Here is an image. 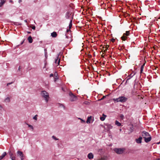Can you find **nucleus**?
Returning a JSON list of instances; mask_svg holds the SVG:
<instances>
[{"label":"nucleus","mask_w":160,"mask_h":160,"mask_svg":"<svg viewBox=\"0 0 160 160\" xmlns=\"http://www.w3.org/2000/svg\"><path fill=\"white\" fill-rule=\"evenodd\" d=\"M148 138L145 137V138H144L145 141L146 142H148L151 140V136L150 135V136H148Z\"/></svg>","instance_id":"9"},{"label":"nucleus","mask_w":160,"mask_h":160,"mask_svg":"<svg viewBox=\"0 0 160 160\" xmlns=\"http://www.w3.org/2000/svg\"><path fill=\"white\" fill-rule=\"evenodd\" d=\"M127 100V98L124 97H121L118 98L116 99V101L117 102H125Z\"/></svg>","instance_id":"4"},{"label":"nucleus","mask_w":160,"mask_h":160,"mask_svg":"<svg viewBox=\"0 0 160 160\" xmlns=\"http://www.w3.org/2000/svg\"><path fill=\"white\" fill-rule=\"evenodd\" d=\"M109 48V46H108L107 45L106 46V48H107L108 49V48Z\"/></svg>","instance_id":"37"},{"label":"nucleus","mask_w":160,"mask_h":160,"mask_svg":"<svg viewBox=\"0 0 160 160\" xmlns=\"http://www.w3.org/2000/svg\"><path fill=\"white\" fill-rule=\"evenodd\" d=\"M102 116L100 117V119L102 121H103L105 120V118L106 117V115H105L104 114L102 115Z\"/></svg>","instance_id":"14"},{"label":"nucleus","mask_w":160,"mask_h":160,"mask_svg":"<svg viewBox=\"0 0 160 160\" xmlns=\"http://www.w3.org/2000/svg\"><path fill=\"white\" fill-rule=\"evenodd\" d=\"M10 2H12V0H10Z\"/></svg>","instance_id":"46"},{"label":"nucleus","mask_w":160,"mask_h":160,"mask_svg":"<svg viewBox=\"0 0 160 160\" xmlns=\"http://www.w3.org/2000/svg\"><path fill=\"white\" fill-rule=\"evenodd\" d=\"M2 108V106L0 104V109H1Z\"/></svg>","instance_id":"39"},{"label":"nucleus","mask_w":160,"mask_h":160,"mask_svg":"<svg viewBox=\"0 0 160 160\" xmlns=\"http://www.w3.org/2000/svg\"><path fill=\"white\" fill-rule=\"evenodd\" d=\"M27 125H28L29 127L31 129H32V130H33V127L32 125L28 124H27Z\"/></svg>","instance_id":"25"},{"label":"nucleus","mask_w":160,"mask_h":160,"mask_svg":"<svg viewBox=\"0 0 160 160\" xmlns=\"http://www.w3.org/2000/svg\"><path fill=\"white\" fill-rule=\"evenodd\" d=\"M69 31H70V29H68L67 30V32H68Z\"/></svg>","instance_id":"38"},{"label":"nucleus","mask_w":160,"mask_h":160,"mask_svg":"<svg viewBox=\"0 0 160 160\" xmlns=\"http://www.w3.org/2000/svg\"><path fill=\"white\" fill-rule=\"evenodd\" d=\"M38 115H36L34 117H33V119L36 121H37L38 119Z\"/></svg>","instance_id":"21"},{"label":"nucleus","mask_w":160,"mask_h":160,"mask_svg":"<svg viewBox=\"0 0 160 160\" xmlns=\"http://www.w3.org/2000/svg\"><path fill=\"white\" fill-rule=\"evenodd\" d=\"M24 21L25 22L27 23V21L26 20H24Z\"/></svg>","instance_id":"41"},{"label":"nucleus","mask_w":160,"mask_h":160,"mask_svg":"<svg viewBox=\"0 0 160 160\" xmlns=\"http://www.w3.org/2000/svg\"><path fill=\"white\" fill-rule=\"evenodd\" d=\"M71 13L69 12H67L66 14L65 17L67 19H69L71 17Z\"/></svg>","instance_id":"10"},{"label":"nucleus","mask_w":160,"mask_h":160,"mask_svg":"<svg viewBox=\"0 0 160 160\" xmlns=\"http://www.w3.org/2000/svg\"><path fill=\"white\" fill-rule=\"evenodd\" d=\"M57 35V34L56 32H53L51 33V36L53 38L56 37Z\"/></svg>","instance_id":"16"},{"label":"nucleus","mask_w":160,"mask_h":160,"mask_svg":"<svg viewBox=\"0 0 160 160\" xmlns=\"http://www.w3.org/2000/svg\"><path fill=\"white\" fill-rule=\"evenodd\" d=\"M22 2V0H19V2L20 3Z\"/></svg>","instance_id":"44"},{"label":"nucleus","mask_w":160,"mask_h":160,"mask_svg":"<svg viewBox=\"0 0 160 160\" xmlns=\"http://www.w3.org/2000/svg\"><path fill=\"white\" fill-rule=\"evenodd\" d=\"M5 2V1L4 0H1V2H0V7H1Z\"/></svg>","instance_id":"19"},{"label":"nucleus","mask_w":160,"mask_h":160,"mask_svg":"<svg viewBox=\"0 0 160 160\" xmlns=\"http://www.w3.org/2000/svg\"><path fill=\"white\" fill-rule=\"evenodd\" d=\"M108 96V95H106V96H103V97L100 99V100H102V99H104V98H105L106 96Z\"/></svg>","instance_id":"30"},{"label":"nucleus","mask_w":160,"mask_h":160,"mask_svg":"<svg viewBox=\"0 0 160 160\" xmlns=\"http://www.w3.org/2000/svg\"><path fill=\"white\" fill-rule=\"evenodd\" d=\"M124 150V148H115L114 150L115 152L118 154H122Z\"/></svg>","instance_id":"2"},{"label":"nucleus","mask_w":160,"mask_h":160,"mask_svg":"<svg viewBox=\"0 0 160 160\" xmlns=\"http://www.w3.org/2000/svg\"><path fill=\"white\" fill-rule=\"evenodd\" d=\"M59 55H58V57H57L55 59V63L57 64L58 63V65H59L60 62V59H58V57Z\"/></svg>","instance_id":"12"},{"label":"nucleus","mask_w":160,"mask_h":160,"mask_svg":"<svg viewBox=\"0 0 160 160\" xmlns=\"http://www.w3.org/2000/svg\"><path fill=\"white\" fill-rule=\"evenodd\" d=\"M150 135L149 133L147 132L144 131L142 132V136L143 138H145L146 137L150 136Z\"/></svg>","instance_id":"6"},{"label":"nucleus","mask_w":160,"mask_h":160,"mask_svg":"<svg viewBox=\"0 0 160 160\" xmlns=\"http://www.w3.org/2000/svg\"><path fill=\"white\" fill-rule=\"evenodd\" d=\"M7 153L6 152H4L0 156V160L2 159L6 155Z\"/></svg>","instance_id":"13"},{"label":"nucleus","mask_w":160,"mask_h":160,"mask_svg":"<svg viewBox=\"0 0 160 160\" xmlns=\"http://www.w3.org/2000/svg\"><path fill=\"white\" fill-rule=\"evenodd\" d=\"M115 40V39H112L111 40V41L112 42H114Z\"/></svg>","instance_id":"34"},{"label":"nucleus","mask_w":160,"mask_h":160,"mask_svg":"<svg viewBox=\"0 0 160 160\" xmlns=\"http://www.w3.org/2000/svg\"><path fill=\"white\" fill-rule=\"evenodd\" d=\"M9 154L10 156V157H12L13 156V153L11 152H9Z\"/></svg>","instance_id":"28"},{"label":"nucleus","mask_w":160,"mask_h":160,"mask_svg":"<svg viewBox=\"0 0 160 160\" xmlns=\"http://www.w3.org/2000/svg\"><path fill=\"white\" fill-rule=\"evenodd\" d=\"M120 117L122 119H123L124 117V116L123 115L121 114L120 115Z\"/></svg>","instance_id":"31"},{"label":"nucleus","mask_w":160,"mask_h":160,"mask_svg":"<svg viewBox=\"0 0 160 160\" xmlns=\"http://www.w3.org/2000/svg\"><path fill=\"white\" fill-rule=\"evenodd\" d=\"M142 137H140L138 139H136V142L138 143H141L142 142Z\"/></svg>","instance_id":"11"},{"label":"nucleus","mask_w":160,"mask_h":160,"mask_svg":"<svg viewBox=\"0 0 160 160\" xmlns=\"http://www.w3.org/2000/svg\"><path fill=\"white\" fill-rule=\"evenodd\" d=\"M130 34V32L129 31H127L126 32V33H124L122 37L121 38L122 40L125 41L126 40V36H128Z\"/></svg>","instance_id":"5"},{"label":"nucleus","mask_w":160,"mask_h":160,"mask_svg":"<svg viewBox=\"0 0 160 160\" xmlns=\"http://www.w3.org/2000/svg\"><path fill=\"white\" fill-rule=\"evenodd\" d=\"M72 20H70V23L69 24V29H70L72 26Z\"/></svg>","instance_id":"22"},{"label":"nucleus","mask_w":160,"mask_h":160,"mask_svg":"<svg viewBox=\"0 0 160 160\" xmlns=\"http://www.w3.org/2000/svg\"><path fill=\"white\" fill-rule=\"evenodd\" d=\"M28 32V33H30V32Z\"/></svg>","instance_id":"48"},{"label":"nucleus","mask_w":160,"mask_h":160,"mask_svg":"<svg viewBox=\"0 0 160 160\" xmlns=\"http://www.w3.org/2000/svg\"><path fill=\"white\" fill-rule=\"evenodd\" d=\"M4 102H9L10 101V98L9 97H7L4 100Z\"/></svg>","instance_id":"18"},{"label":"nucleus","mask_w":160,"mask_h":160,"mask_svg":"<svg viewBox=\"0 0 160 160\" xmlns=\"http://www.w3.org/2000/svg\"><path fill=\"white\" fill-rule=\"evenodd\" d=\"M145 64L144 63L141 66H143V67L144 68Z\"/></svg>","instance_id":"40"},{"label":"nucleus","mask_w":160,"mask_h":160,"mask_svg":"<svg viewBox=\"0 0 160 160\" xmlns=\"http://www.w3.org/2000/svg\"><path fill=\"white\" fill-rule=\"evenodd\" d=\"M115 124L118 126H120L121 125V123L120 122H119L118 121H116Z\"/></svg>","instance_id":"20"},{"label":"nucleus","mask_w":160,"mask_h":160,"mask_svg":"<svg viewBox=\"0 0 160 160\" xmlns=\"http://www.w3.org/2000/svg\"><path fill=\"white\" fill-rule=\"evenodd\" d=\"M19 69H20V67H19V68H18V70H19Z\"/></svg>","instance_id":"47"},{"label":"nucleus","mask_w":160,"mask_h":160,"mask_svg":"<svg viewBox=\"0 0 160 160\" xmlns=\"http://www.w3.org/2000/svg\"><path fill=\"white\" fill-rule=\"evenodd\" d=\"M55 79H58V78H57V76H55Z\"/></svg>","instance_id":"42"},{"label":"nucleus","mask_w":160,"mask_h":160,"mask_svg":"<svg viewBox=\"0 0 160 160\" xmlns=\"http://www.w3.org/2000/svg\"><path fill=\"white\" fill-rule=\"evenodd\" d=\"M42 97L44 98L46 103H47L49 98L48 93L45 91H43L41 93Z\"/></svg>","instance_id":"1"},{"label":"nucleus","mask_w":160,"mask_h":160,"mask_svg":"<svg viewBox=\"0 0 160 160\" xmlns=\"http://www.w3.org/2000/svg\"><path fill=\"white\" fill-rule=\"evenodd\" d=\"M52 138L54 139L55 140H58V138H57L55 136H53L52 137Z\"/></svg>","instance_id":"26"},{"label":"nucleus","mask_w":160,"mask_h":160,"mask_svg":"<svg viewBox=\"0 0 160 160\" xmlns=\"http://www.w3.org/2000/svg\"><path fill=\"white\" fill-rule=\"evenodd\" d=\"M45 57L47 58V52H45Z\"/></svg>","instance_id":"32"},{"label":"nucleus","mask_w":160,"mask_h":160,"mask_svg":"<svg viewBox=\"0 0 160 160\" xmlns=\"http://www.w3.org/2000/svg\"><path fill=\"white\" fill-rule=\"evenodd\" d=\"M10 158L12 160H15L16 157L15 156H13L12 157H10Z\"/></svg>","instance_id":"27"},{"label":"nucleus","mask_w":160,"mask_h":160,"mask_svg":"<svg viewBox=\"0 0 160 160\" xmlns=\"http://www.w3.org/2000/svg\"><path fill=\"white\" fill-rule=\"evenodd\" d=\"M17 153L18 155L20 157L21 160H23V154L22 152L20 151H18Z\"/></svg>","instance_id":"7"},{"label":"nucleus","mask_w":160,"mask_h":160,"mask_svg":"<svg viewBox=\"0 0 160 160\" xmlns=\"http://www.w3.org/2000/svg\"><path fill=\"white\" fill-rule=\"evenodd\" d=\"M87 157L89 159H91L93 158L94 156L92 153L90 152L88 155Z\"/></svg>","instance_id":"8"},{"label":"nucleus","mask_w":160,"mask_h":160,"mask_svg":"<svg viewBox=\"0 0 160 160\" xmlns=\"http://www.w3.org/2000/svg\"><path fill=\"white\" fill-rule=\"evenodd\" d=\"M32 28L33 30H35V26L32 27Z\"/></svg>","instance_id":"35"},{"label":"nucleus","mask_w":160,"mask_h":160,"mask_svg":"<svg viewBox=\"0 0 160 160\" xmlns=\"http://www.w3.org/2000/svg\"><path fill=\"white\" fill-rule=\"evenodd\" d=\"M133 131V128L132 127L130 128V129L129 130V133H131Z\"/></svg>","instance_id":"24"},{"label":"nucleus","mask_w":160,"mask_h":160,"mask_svg":"<svg viewBox=\"0 0 160 160\" xmlns=\"http://www.w3.org/2000/svg\"><path fill=\"white\" fill-rule=\"evenodd\" d=\"M12 82H11L10 83H8L7 84V86H8L9 85L12 84Z\"/></svg>","instance_id":"33"},{"label":"nucleus","mask_w":160,"mask_h":160,"mask_svg":"<svg viewBox=\"0 0 160 160\" xmlns=\"http://www.w3.org/2000/svg\"><path fill=\"white\" fill-rule=\"evenodd\" d=\"M91 119H92V117L91 116L88 117L87 118V120L86 121V122L87 123H90V121H91Z\"/></svg>","instance_id":"15"},{"label":"nucleus","mask_w":160,"mask_h":160,"mask_svg":"<svg viewBox=\"0 0 160 160\" xmlns=\"http://www.w3.org/2000/svg\"><path fill=\"white\" fill-rule=\"evenodd\" d=\"M53 74H51L50 75V77H53Z\"/></svg>","instance_id":"36"},{"label":"nucleus","mask_w":160,"mask_h":160,"mask_svg":"<svg viewBox=\"0 0 160 160\" xmlns=\"http://www.w3.org/2000/svg\"><path fill=\"white\" fill-rule=\"evenodd\" d=\"M160 143V141L159 142H157V144H159Z\"/></svg>","instance_id":"43"},{"label":"nucleus","mask_w":160,"mask_h":160,"mask_svg":"<svg viewBox=\"0 0 160 160\" xmlns=\"http://www.w3.org/2000/svg\"><path fill=\"white\" fill-rule=\"evenodd\" d=\"M143 66H141V70H140V72L141 73H142V71L143 70Z\"/></svg>","instance_id":"29"},{"label":"nucleus","mask_w":160,"mask_h":160,"mask_svg":"<svg viewBox=\"0 0 160 160\" xmlns=\"http://www.w3.org/2000/svg\"><path fill=\"white\" fill-rule=\"evenodd\" d=\"M69 95L70 96V100L71 101H74L77 99L76 96L73 95L72 92H70Z\"/></svg>","instance_id":"3"},{"label":"nucleus","mask_w":160,"mask_h":160,"mask_svg":"<svg viewBox=\"0 0 160 160\" xmlns=\"http://www.w3.org/2000/svg\"><path fill=\"white\" fill-rule=\"evenodd\" d=\"M78 119L81 120V123H85V120H83L82 119H81V118H79Z\"/></svg>","instance_id":"23"},{"label":"nucleus","mask_w":160,"mask_h":160,"mask_svg":"<svg viewBox=\"0 0 160 160\" xmlns=\"http://www.w3.org/2000/svg\"><path fill=\"white\" fill-rule=\"evenodd\" d=\"M66 38H67V36H66Z\"/></svg>","instance_id":"49"},{"label":"nucleus","mask_w":160,"mask_h":160,"mask_svg":"<svg viewBox=\"0 0 160 160\" xmlns=\"http://www.w3.org/2000/svg\"><path fill=\"white\" fill-rule=\"evenodd\" d=\"M156 160H160V158H158L157 159H156Z\"/></svg>","instance_id":"45"},{"label":"nucleus","mask_w":160,"mask_h":160,"mask_svg":"<svg viewBox=\"0 0 160 160\" xmlns=\"http://www.w3.org/2000/svg\"><path fill=\"white\" fill-rule=\"evenodd\" d=\"M28 42L30 43H31L32 42L33 40L32 38V37H31V36H29L28 37Z\"/></svg>","instance_id":"17"}]
</instances>
